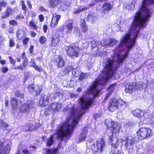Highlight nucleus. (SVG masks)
Segmentation results:
<instances>
[{"label": "nucleus", "mask_w": 154, "mask_h": 154, "mask_svg": "<svg viewBox=\"0 0 154 154\" xmlns=\"http://www.w3.org/2000/svg\"><path fill=\"white\" fill-rule=\"evenodd\" d=\"M49 98L47 96L43 95L41 97L39 101V104H41L42 106H43L45 105L48 104V101Z\"/></svg>", "instance_id": "a211bd4d"}, {"label": "nucleus", "mask_w": 154, "mask_h": 154, "mask_svg": "<svg viewBox=\"0 0 154 154\" xmlns=\"http://www.w3.org/2000/svg\"><path fill=\"white\" fill-rule=\"evenodd\" d=\"M55 64L58 67H61L64 66L65 63L62 57L59 56L54 60Z\"/></svg>", "instance_id": "dca6fc26"}, {"label": "nucleus", "mask_w": 154, "mask_h": 154, "mask_svg": "<svg viewBox=\"0 0 154 154\" xmlns=\"http://www.w3.org/2000/svg\"><path fill=\"white\" fill-rule=\"evenodd\" d=\"M10 60V62L12 64H14L15 63V61L14 60V59L11 56L8 57Z\"/></svg>", "instance_id": "6e6d98bb"}, {"label": "nucleus", "mask_w": 154, "mask_h": 154, "mask_svg": "<svg viewBox=\"0 0 154 154\" xmlns=\"http://www.w3.org/2000/svg\"><path fill=\"white\" fill-rule=\"evenodd\" d=\"M154 0H143L139 11L134 16V20H149L151 14L152 5Z\"/></svg>", "instance_id": "f03ea898"}, {"label": "nucleus", "mask_w": 154, "mask_h": 154, "mask_svg": "<svg viewBox=\"0 0 154 154\" xmlns=\"http://www.w3.org/2000/svg\"><path fill=\"white\" fill-rule=\"evenodd\" d=\"M81 23V26L83 31L84 32H87L88 30L87 27L85 24V22L84 20L82 19Z\"/></svg>", "instance_id": "bb28decb"}, {"label": "nucleus", "mask_w": 154, "mask_h": 154, "mask_svg": "<svg viewBox=\"0 0 154 154\" xmlns=\"http://www.w3.org/2000/svg\"><path fill=\"white\" fill-rule=\"evenodd\" d=\"M6 5V3L3 1H2L0 2V6L3 8L5 7Z\"/></svg>", "instance_id": "5fc2aeb1"}, {"label": "nucleus", "mask_w": 154, "mask_h": 154, "mask_svg": "<svg viewBox=\"0 0 154 154\" xmlns=\"http://www.w3.org/2000/svg\"><path fill=\"white\" fill-rule=\"evenodd\" d=\"M59 36V35L58 33H56L52 36L51 38V42L50 45V46H55L57 45L60 41Z\"/></svg>", "instance_id": "ddd939ff"}, {"label": "nucleus", "mask_w": 154, "mask_h": 154, "mask_svg": "<svg viewBox=\"0 0 154 154\" xmlns=\"http://www.w3.org/2000/svg\"><path fill=\"white\" fill-rule=\"evenodd\" d=\"M88 133V130L86 128H83L82 130V132L81 135L79 140V142H80L81 141H83L87 137L86 135Z\"/></svg>", "instance_id": "aec40b11"}, {"label": "nucleus", "mask_w": 154, "mask_h": 154, "mask_svg": "<svg viewBox=\"0 0 154 154\" xmlns=\"http://www.w3.org/2000/svg\"><path fill=\"white\" fill-rule=\"evenodd\" d=\"M30 34L31 36L32 37H35L36 36V33L35 32L33 31H31L30 32Z\"/></svg>", "instance_id": "338daca9"}, {"label": "nucleus", "mask_w": 154, "mask_h": 154, "mask_svg": "<svg viewBox=\"0 0 154 154\" xmlns=\"http://www.w3.org/2000/svg\"><path fill=\"white\" fill-rule=\"evenodd\" d=\"M25 31L20 29H19L17 31V36L20 39H22L25 34Z\"/></svg>", "instance_id": "4be33fe9"}, {"label": "nucleus", "mask_w": 154, "mask_h": 154, "mask_svg": "<svg viewBox=\"0 0 154 154\" xmlns=\"http://www.w3.org/2000/svg\"><path fill=\"white\" fill-rule=\"evenodd\" d=\"M60 17L61 16L60 15L56 14H53V17L50 24L51 26L52 27H54L57 25Z\"/></svg>", "instance_id": "4468645a"}, {"label": "nucleus", "mask_w": 154, "mask_h": 154, "mask_svg": "<svg viewBox=\"0 0 154 154\" xmlns=\"http://www.w3.org/2000/svg\"><path fill=\"white\" fill-rule=\"evenodd\" d=\"M125 102L123 100H118V105L119 108H120L122 106L124 105Z\"/></svg>", "instance_id": "37998d69"}, {"label": "nucleus", "mask_w": 154, "mask_h": 154, "mask_svg": "<svg viewBox=\"0 0 154 154\" xmlns=\"http://www.w3.org/2000/svg\"><path fill=\"white\" fill-rule=\"evenodd\" d=\"M110 154H121V153L117 149H115L110 153Z\"/></svg>", "instance_id": "3c124183"}, {"label": "nucleus", "mask_w": 154, "mask_h": 154, "mask_svg": "<svg viewBox=\"0 0 154 154\" xmlns=\"http://www.w3.org/2000/svg\"><path fill=\"white\" fill-rule=\"evenodd\" d=\"M11 12L12 9L9 7H7L6 14L5 15L3 16L2 17L3 18H6L9 17Z\"/></svg>", "instance_id": "c9c22d12"}, {"label": "nucleus", "mask_w": 154, "mask_h": 154, "mask_svg": "<svg viewBox=\"0 0 154 154\" xmlns=\"http://www.w3.org/2000/svg\"><path fill=\"white\" fill-rule=\"evenodd\" d=\"M72 69L73 68L72 66H68L63 71H62L60 72V74L61 75L64 76L66 74L69 73Z\"/></svg>", "instance_id": "5701e85b"}, {"label": "nucleus", "mask_w": 154, "mask_h": 154, "mask_svg": "<svg viewBox=\"0 0 154 154\" xmlns=\"http://www.w3.org/2000/svg\"><path fill=\"white\" fill-rule=\"evenodd\" d=\"M46 150L47 154H57V150L55 149H48Z\"/></svg>", "instance_id": "473e14b6"}, {"label": "nucleus", "mask_w": 154, "mask_h": 154, "mask_svg": "<svg viewBox=\"0 0 154 154\" xmlns=\"http://www.w3.org/2000/svg\"><path fill=\"white\" fill-rule=\"evenodd\" d=\"M109 39H106L102 41L101 42V45L104 46H109Z\"/></svg>", "instance_id": "f704fd0d"}, {"label": "nucleus", "mask_w": 154, "mask_h": 154, "mask_svg": "<svg viewBox=\"0 0 154 154\" xmlns=\"http://www.w3.org/2000/svg\"><path fill=\"white\" fill-rule=\"evenodd\" d=\"M151 124L154 125V115L152 116V118L151 119Z\"/></svg>", "instance_id": "774afa93"}, {"label": "nucleus", "mask_w": 154, "mask_h": 154, "mask_svg": "<svg viewBox=\"0 0 154 154\" xmlns=\"http://www.w3.org/2000/svg\"><path fill=\"white\" fill-rule=\"evenodd\" d=\"M88 8V7H85L81 8H80L79 9L75 11H74L73 13L75 14H76L78 13L79 12H80L82 11L85 10H87Z\"/></svg>", "instance_id": "58836bf2"}, {"label": "nucleus", "mask_w": 154, "mask_h": 154, "mask_svg": "<svg viewBox=\"0 0 154 154\" xmlns=\"http://www.w3.org/2000/svg\"><path fill=\"white\" fill-rule=\"evenodd\" d=\"M109 108L111 112L119 109L118 100L116 99H111L109 103Z\"/></svg>", "instance_id": "1a4fd4ad"}, {"label": "nucleus", "mask_w": 154, "mask_h": 154, "mask_svg": "<svg viewBox=\"0 0 154 154\" xmlns=\"http://www.w3.org/2000/svg\"><path fill=\"white\" fill-rule=\"evenodd\" d=\"M8 31L10 33H14L13 28L12 27L9 28L8 30Z\"/></svg>", "instance_id": "bf43d9fd"}, {"label": "nucleus", "mask_w": 154, "mask_h": 154, "mask_svg": "<svg viewBox=\"0 0 154 154\" xmlns=\"http://www.w3.org/2000/svg\"><path fill=\"white\" fill-rule=\"evenodd\" d=\"M28 124H29L30 126L29 128H31L32 127V129H30V131H32L33 130H35V126L33 124V123L31 121H29Z\"/></svg>", "instance_id": "c03bdc74"}, {"label": "nucleus", "mask_w": 154, "mask_h": 154, "mask_svg": "<svg viewBox=\"0 0 154 154\" xmlns=\"http://www.w3.org/2000/svg\"><path fill=\"white\" fill-rule=\"evenodd\" d=\"M125 91L126 93L130 94L133 90L135 89V87L133 83L127 84L125 85Z\"/></svg>", "instance_id": "f3484780"}, {"label": "nucleus", "mask_w": 154, "mask_h": 154, "mask_svg": "<svg viewBox=\"0 0 154 154\" xmlns=\"http://www.w3.org/2000/svg\"><path fill=\"white\" fill-rule=\"evenodd\" d=\"M29 25L32 27V29H38V26L35 23L34 20L32 19L29 23Z\"/></svg>", "instance_id": "c756f323"}, {"label": "nucleus", "mask_w": 154, "mask_h": 154, "mask_svg": "<svg viewBox=\"0 0 154 154\" xmlns=\"http://www.w3.org/2000/svg\"><path fill=\"white\" fill-rule=\"evenodd\" d=\"M72 29V23H70L66 26H63L61 28V30L64 31L67 34H70L71 33Z\"/></svg>", "instance_id": "2eb2a0df"}, {"label": "nucleus", "mask_w": 154, "mask_h": 154, "mask_svg": "<svg viewBox=\"0 0 154 154\" xmlns=\"http://www.w3.org/2000/svg\"><path fill=\"white\" fill-rule=\"evenodd\" d=\"M116 85L117 84L116 83H114L112 85H111L108 89V93L110 94H111V93L115 88V87Z\"/></svg>", "instance_id": "2f4dec72"}, {"label": "nucleus", "mask_w": 154, "mask_h": 154, "mask_svg": "<svg viewBox=\"0 0 154 154\" xmlns=\"http://www.w3.org/2000/svg\"><path fill=\"white\" fill-rule=\"evenodd\" d=\"M55 97H58L60 98H62L63 97V94L61 93L57 92L55 93Z\"/></svg>", "instance_id": "de8ad7c7"}, {"label": "nucleus", "mask_w": 154, "mask_h": 154, "mask_svg": "<svg viewBox=\"0 0 154 154\" xmlns=\"http://www.w3.org/2000/svg\"><path fill=\"white\" fill-rule=\"evenodd\" d=\"M137 134L141 139H144L152 135V130L147 128H142L138 131Z\"/></svg>", "instance_id": "0eeeda50"}, {"label": "nucleus", "mask_w": 154, "mask_h": 154, "mask_svg": "<svg viewBox=\"0 0 154 154\" xmlns=\"http://www.w3.org/2000/svg\"><path fill=\"white\" fill-rule=\"evenodd\" d=\"M42 86L41 85H36L34 87L33 90L37 94H39L42 90Z\"/></svg>", "instance_id": "72a5a7b5"}, {"label": "nucleus", "mask_w": 154, "mask_h": 154, "mask_svg": "<svg viewBox=\"0 0 154 154\" xmlns=\"http://www.w3.org/2000/svg\"><path fill=\"white\" fill-rule=\"evenodd\" d=\"M30 15H31L32 17L33 18L35 16L36 14L35 12L32 11L30 12Z\"/></svg>", "instance_id": "680f3d73"}, {"label": "nucleus", "mask_w": 154, "mask_h": 154, "mask_svg": "<svg viewBox=\"0 0 154 154\" xmlns=\"http://www.w3.org/2000/svg\"><path fill=\"white\" fill-rule=\"evenodd\" d=\"M10 149V146L7 144L5 146L4 143L0 141V154H7L9 153Z\"/></svg>", "instance_id": "9d476101"}, {"label": "nucleus", "mask_w": 154, "mask_h": 154, "mask_svg": "<svg viewBox=\"0 0 154 154\" xmlns=\"http://www.w3.org/2000/svg\"><path fill=\"white\" fill-rule=\"evenodd\" d=\"M40 43L42 44L45 43L46 42V38L44 36H41L39 38Z\"/></svg>", "instance_id": "4c0bfd02"}, {"label": "nucleus", "mask_w": 154, "mask_h": 154, "mask_svg": "<svg viewBox=\"0 0 154 154\" xmlns=\"http://www.w3.org/2000/svg\"><path fill=\"white\" fill-rule=\"evenodd\" d=\"M9 45L10 47H13L15 45V42L13 39L12 38H10L9 41Z\"/></svg>", "instance_id": "79ce46f5"}, {"label": "nucleus", "mask_w": 154, "mask_h": 154, "mask_svg": "<svg viewBox=\"0 0 154 154\" xmlns=\"http://www.w3.org/2000/svg\"><path fill=\"white\" fill-rule=\"evenodd\" d=\"M92 102L91 99L81 98L79 102L80 108L76 112H75L73 108L66 107L65 111L69 112L68 117L65 122L61 123L57 128V134L59 138L65 141L70 138L73 128L78 124L79 120L84 112V109L88 108Z\"/></svg>", "instance_id": "f257e3e1"}, {"label": "nucleus", "mask_w": 154, "mask_h": 154, "mask_svg": "<svg viewBox=\"0 0 154 154\" xmlns=\"http://www.w3.org/2000/svg\"><path fill=\"white\" fill-rule=\"evenodd\" d=\"M34 47L33 45H31L29 48V52L30 53H32L34 49Z\"/></svg>", "instance_id": "e2e57ef3"}, {"label": "nucleus", "mask_w": 154, "mask_h": 154, "mask_svg": "<svg viewBox=\"0 0 154 154\" xmlns=\"http://www.w3.org/2000/svg\"><path fill=\"white\" fill-rule=\"evenodd\" d=\"M29 38L27 37H26L24 38L23 40V43L24 45H26L27 44L29 41Z\"/></svg>", "instance_id": "864d4df0"}, {"label": "nucleus", "mask_w": 154, "mask_h": 154, "mask_svg": "<svg viewBox=\"0 0 154 154\" xmlns=\"http://www.w3.org/2000/svg\"><path fill=\"white\" fill-rule=\"evenodd\" d=\"M29 125L28 123H27L26 125L23 126V129L25 131H27L30 130V129H32V127L31 128H29Z\"/></svg>", "instance_id": "a19ab883"}, {"label": "nucleus", "mask_w": 154, "mask_h": 154, "mask_svg": "<svg viewBox=\"0 0 154 154\" xmlns=\"http://www.w3.org/2000/svg\"><path fill=\"white\" fill-rule=\"evenodd\" d=\"M22 58L23 60V63H26L28 61V60L25 57V54L23 52L22 54Z\"/></svg>", "instance_id": "49530a36"}, {"label": "nucleus", "mask_w": 154, "mask_h": 154, "mask_svg": "<svg viewBox=\"0 0 154 154\" xmlns=\"http://www.w3.org/2000/svg\"><path fill=\"white\" fill-rule=\"evenodd\" d=\"M104 0H96V1L95 2H94L93 3H92V4H90L89 5V6H92L93 5H95L96 3V2H99V1H100V2H103L104 1Z\"/></svg>", "instance_id": "4d7b16f0"}, {"label": "nucleus", "mask_w": 154, "mask_h": 154, "mask_svg": "<svg viewBox=\"0 0 154 154\" xmlns=\"http://www.w3.org/2000/svg\"><path fill=\"white\" fill-rule=\"evenodd\" d=\"M67 53L72 58H74L78 56L79 48L75 46L70 45L68 47Z\"/></svg>", "instance_id": "6e6552de"}, {"label": "nucleus", "mask_w": 154, "mask_h": 154, "mask_svg": "<svg viewBox=\"0 0 154 154\" xmlns=\"http://www.w3.org/2000/svg\"><path fill=\"white\" fill-rule=\"evenodd\" d=\"M110 94L108 93L106 94V97L105 98L103 101V102H105L106 101V100L108 99V98L109 97V95Z\"/></svg>", "instance_id": "0e129e2a"}, {"label": "nucleus", "mask_w": 154, "mask_h": 154, "mask_svg": "<svg viewBox=\"0 0 154 154\" xmlns=\"http://www.w3.org/2000/svg\"><path fill=\"white\" fill-rule=\"evenodd\" d=\"M88 75V73H82L79 77V80L80 81H82L87 79Z\"/></svg>", "instance_id": "7c9ffc66"}, {"label": "nucleus", "mask_w": 154, "mask_h": 154, "mask_svg": "<svg viewBox=\"0 0 154 154\" xmlns=\"http://www.w3.org/2000/svg\"><path fill=\"white\" fill-rule=\"evenodd\" d=\"M1 69V71L4 73L6 72L8 70V68L5 66H3Z\"/></svg>", "instance_id": "8fccbe9b"}, {"label": "nucleus", "mask_w": 154, "mask_h": 154, "mask_svg": "<svg viewBox=\"0 0 154 154\" xmlns=\"http://www.w3.org/2000/svg\"><path fill=\"white\" fill-rule=\"evenodd\" d=\"M105 123L107 128H110L112 131V136H110L109 137V140L110 141V144L114 148H116L118 145L117 143L118 138L117 136H115V134L119 133L121 125L117 122L115 123L110 119L106 120Z\"/></svg>", "instance_id": "7ed1b4c3"}, {"label": "nucleus", "mask_w": 154, "mask_h": 154, "mask_svg": "<svg viewBox=\"0 0 154 154\" xmlns=\"http://www.w3.org/2000/svg\"><path fill=\"white\" fill-rule=\"evenodd\" d=\"M109 46H112L115 45L118 42L117 40L113 38L109 39Z\"/></svg>", "instance_id": "e433bc0d"}, {"label": "nucleus", "mask_w": 154, "mask_h": 154, "mask_svg": "<svg viewBox=\"0 0 154 154\" xmlns=\"http://www.w3.org/2000/svg\"><path fill=\"white\" fill-rule=\"evenodd\" d=\"M87 151L88 152L94 151L96 152L97 151L102 152L104 149L105 143L104 139L102 138L98 139L97 141L96 146L94 142L92 141H88L87 143Z\"/></svg>", "instance_id": "20e7f679"}, {"label": "nucleus", "mask_w": 154, "mask_h": 154, "mask_svg": "<svg viewBox=\"0 0 154 154\" xmlns=\"http://www.w3.org/2000/svg\"><path fill=\"white\" fill-rule=\"evenodd\" d=\"M35 107V102L32 100H28L20 106L19 112L23 113L28 114Z\"/></svg>", "instance_id": "39448f33"}, {"label": "nucleus", "mask_w": 154, "mask_h": 154, "mask_svg": "<svg viewBox=\"0 0 154 154\" xmlns=\"http://www.w3.org/2000/svg\"><path fill=\"white\" fill-rule=\"evenodd\" d=\"M88 17L89 21L93 22L95 20L96 15L95 14L93 13H91L88 14Z\"/></svg>", "instance_id": "c85d7f7f"}, {"label": "nucleus", "mask_w": 154, "mask_h": 154, "mask_svg": "<svg viewBox=\"0 0 154 154\" xmlns=\"http://www.w3.org/2000/svg\"><path fill=\"white\" fill-rule=\"evenodd\" d=\"M124 6L127 9L131 10V7L130 5H127L126 3L124 4Z\"/></svg>", "instance_id": "13d9d810"}, {"label": "nucleus", "mask_w": 154, "mask_h": 154, "mask_svg": "<svg viewBox=\"0 0 154 154\" xmlns=\"http://www.w3.org/2000/svg\"><path fill=\"white\" fill-rule=\"evenodd\" d=\"M38 10L39 11L41 12H46L47 11V9L42 6L38 8Z\"/></svg>", "instance_id": "09e8293b"}, {"label": "nucleus", "mask_w": 154, "mask_h": 154, "mask_svg": "<svg viewBox=\"0 0 154 154\" xmlns=\"http://www.w3.org/2000/svg\"><path fill=\"white\" fill-rule=\"evenodd\" d=\"M21 4H22V8L24 10V11H26V7L25 5V3L23 1H21Z\"/></svg>", "instance_id": "603ef678"}, {"label": "nucleus", "mask_w": 154, "mask_h": 154, "mask_svg": "<svg viewBox=\"0 0 154 154\" xmlns=\"http://www.w3.org/2000/svg\"><path fill=\"white\" fill-rule=\"evenodd\" d=\"M9 126V125H8L7 124L4 122L2 120L0 119V128L1 129L8 130V128Z\"/></svg>", "instance_id": "a878e982"}, {"label": "nucleus", "mask_w": 154, "mask_h": 154, "mask_svg": "<svg viewBox=\"0 0 154 154\" xmlns=\"http://www.w3.org/2000/svg\"><path fill=\"white\" fill-rule=\"evenodd\" d=\"M131 113L134 116L138 118H141L143 116V112L138 109L132 111Z\"/></svg>", "instance_id": "6ab92c4d"}, {"label": "nucleus", "mask_w": 154, "mask_h": 154, "mask_svg": "<svg viewBox=\"0 0 154 154\" xmlns=\"http://www.w3.org/2000/svg\"><path fill=\"white\" fill-rule=\"evenodd\" d=\"M54 135H51V136L47 139L46 141V146L48 147H50L53 143V140Z\"/></svg>", "instance_id": "b1692460"}, {"label": "nucleus", "mask_w": 154, "mask_h": 154, "mask_svg": "<svg viewBox=\"0 0 154 154\" xmlns=\"http://www.w3.org/2000/svg\"><path fill=\"white\" fill-rule=\"evenodd\" d=\"M62 108L61 104L59 103H54L49 106V109L54 112L59 111Z\"/></svg>", "instance_id": "f8f14e48"}, {"label": "nucleus", "mask_w": 154, "mask_h": 154, "mask_svg": "<svg viewBox=\"0 0 154 154\" xmlns=\"http://www.w3.org/2000/svg\"><path fill=\"white\" fill-rule=\"evenodd\" d=\"M135 139L131 136H126L125 139L123 140L122 143L125 146V149L128 152H132L133 151V144Z\"/></svg>", "instance_id": "423d86ee"}, {"label": "nucleus", "mask_w": 154, "mask_h": 154, "mask_svg": "<svg viewBox=\"0 0 154 154\" xmlns=\"http://www.w3.org/2000/svg\"><path fill=\"white\" fill-rule=\"evenodd\" d=\"M126 22V20L121 19H119L117 20V23L119 28L118 31L119 30L122 31L125 29L127 23Z\"/></svg>", "instance_id": "9b49d317"}, {"label": "nucleus", "mask_w": 154, "mask_h": 154, "mask_svg": "<svg viewBox=\"0 0 154 154\" xmlns=\"http://www.w3.org/2000/svg\"><path fill=\"white\" fill-rule=\"evenodd\" d=\"M10 102L12 105V107L14 111V109L17 107V106L19 104L20 102L18 101L17 99L14 98L11 99Z\"/></svg>", "instance_id": "412c9836"}, {"label": "nucleus", "mask_w": 154, "mask_h": 154, "mask_svg": "<svg viewBox=\"0 0 154 154\" xmlns=\"http://www.w3.org/2000/svg\"><path fill=\"white\" fill-rule=\"evenodd\" d=\"M39 18L40 21H43L44 20V18L42 15H40L39 16Z\"/></svg>", "instance_id": "69168bd1"}, {"label": "nucleus", "mask_w": 154, "mask_h": 154, "mask_svg": "<svg viewBox=\"0 0 154 154\" xmlns=\"http://www.w3.org/2000/svg\"><path fill=\"white\" fill-rule=\"evenodd\" d=\"M112 6L110 3H105L103 5L102 8L103 10L109 11L111 9Z\"/></svg>", "instance_id": "393cba45"}, {"label": "nucleus", "mask_w": 154, "mask_h": 154, "mask_svg": "<svg viewBox=\"0 0 154 154\" xmlns=\"http://www.w3.org/2000/svg\"><path fill=\"white\" fill-rule=\"evenodd\" d=\"M9 23L11 25L17 26L18 25V23L16 20H10L9 22Z\"/></svg>", "instance_id": "a18cd8bd"}, {"label": "nucleus", "mask_w": 154, "mask_h": 154, "mask_svg": "<svg viewBox=\"0 0 154 154\" xmlns=\"http://www.w3.org/2000/svg\"><path fill=\"white\" fill-rule=\"evenodd\" d=\"M25 154H28L30 153L29 151L26 149H23L22 151Z\"/></svg>", "instance_id": "052dcab7"}, {"label": "nucleus", "mask_w": 154, "mask_h": 154, "mask_svg": "<svg viewBox=\"0 0 154 154\" xmlns=\"http://www.w3.org/2000/svg\"><path fill=\"white\" fill-rule=\"evenodd\" d=\"M62 0H50V4L51 6L54 7L59 5Z\"/></svg>", "instance_id": "cd10ccee"}, {"label": "nucleus", "mask_w": 154, "mask_h": 154, "mask_svg": "<svg viewBox=\"0 0 154 154\" xmlns=\"http://www.w3.org/2000/svg\"><path fill=\"white\" fill-rule=\"evenodd\" d=\"M15 96L20 98H23V94L22 93H20V92L18 91H16L15 93Z\"/></svg>", "instance_id": "ea45409f"}]
</instances>
